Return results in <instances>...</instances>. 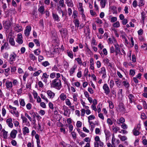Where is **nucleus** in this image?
Segmentation results:
<instances>
[{
	"label": "nucleus",
	"instance_id": "nucleus-24",
	"mask_svg": "<svg viewBox=\"0 0 147 147\" xmlns=\"http://www.w3.org/2000/svg\"><path fill=\"white\" fill-rule=\"evenodd\" d=\"M59 97L61 100L64 101L66 100L67 98L66 95L63 93H61Z\"/></svg>",
	"mask_w": 147,
	"mask_h": 147
},
{
	"label": "nucleus",
	"instance_id": "nucleus-43",
	"mask_svg": "<svg viewBox=\"0 0 147 147\" xmlns=\"http://www.w3.org/2000/svg\"><path fill=\"white\" fill-rule=\"evenodd\" d=\"M34 53L35 55H38L40 54V50L36 49L34 50Z\"/></svg>",
	"mask_w": 147,
	"mask_h": 147
},
{
	"label": "nucleus",
	"instance_id": "nucleus-34",
	"mask_svg": "<svg viewBox=\"0 0 147 147\" xmlns=\"http://www.w3.org/2000/svg\"><path fill=\"white\" fill-rule=\"evenodd\" d=\"M11 113L14 115L15 116L17 117H18L19 116V113L17 111H13V112H11Z\"/></svg>",
	"mask_w": 147,
	"mask_h": 147
},
{
	"label": "nucleus",
	"instance_id": "nucleus-57",
	"mask_svg": "<svg viewBox=\"0 0 147 147\" xmlns=\"http://www.w3.org/2000/svg\"><path fill=\"white\" fill-rule=\"evenodd\" d=\"M139 5L140 6H142L144 5V0H139Z\"/></svg>",
	"mask_w": 147,
	"mask_h": 147
},
{
	"label": "nucleus",
	"instance_id": "nucleus-10",
	"mask_svg": "<svg viewBox=\"0 0 147 147\" xmlns=\"http://www.w3.org/2000/svg\"><path fill=\"white\" fill-rule=\"evenodd\" d=\"M14 29L15 30L18 32H21L23 30L22 27L18 24H16L15 25Z\"/></svg>",
	"mask_w": 147,
	"mask_h": 147
},
{
	"label": "nucleus",
	"instance_id": "nucleus-28",
	"mask_svg": "<svg viewBox=\"0 0 147 147\" xmlns=\"http://www.w3.org/2000/svg\"><path fill=\"white\" fill-rule=\"evenodd\" d=\"M100 3L102 8H104L105 6L106 0H101L100 1Z\"/></svg>",
	"mask_w": 147,
	"mask_h": 147
},
{
	"label": "nucleus",
	"instance_id": "nucleus-59",
	"mask_svg": "<svg viewBox=\"0 0 147 147\" xmlns=\"http://www.w3.org/2000/svg\"><path fill=\"white\" fill-rule=\"evenodd\" d=\"M3 57L4 59H7L9 57V54L7 52L3 54Z\"/></svg>",
	"mask_w": 147,
	"mask_h": 147
},
{
	"label": "nucleus",
	"instance_id": "nucleus-5",
	"mask_svg": "<svg viewBox=\"0 0 147 147\" xmlns=\"http://www.w3.org/2000/svg\"><path fill=\"white\" fill-rule=\"evenodd\" d=\"M102 88L104 90L105 93L107 95L109 94L110 92V88L107 84H105L102 87Z\"/></svg>",
	"mask_w": 147,
	"mask_h": 147
},
{
	"label": "nucleus",
	"instance_id": "nucleus-30",
	"mask_svg": "<svg viewBox=\"0 0 147 147\" xmlns=\"http://www.w3.org/2000/svg\"><path fill=\"white\" fill-rule=\"evenodd\" d=\"M113 26L115 28L119 27L120 26L119 22V21H117L113 24Z\"/></svg>",
	"mask_w": 147,
	"mask_h": 147
},
{
	"label": "nucleus",
	"instance_id": "nucleus-15",
	"mask_svg": "<svg viewBox=\"0 0 147 147\" xmlns=\"http://www.w3.org/2000/svg\"><path fill=\"white\" fill-rule=\"evenodd\" d=\"M128 97L129 100V102L130 103H131L133 102L134 101L135 97L132 94H128Z\"/></svg>",
	"mask_w": 147,
	"mask_h": 147
},
{
	"label": "nucleus",
	"instance_id": "nucleus-39",
	"mask_svg": "<svg viewBox=\"0 0 147 147\" xmlns=\"http://www.w3.org/2000/svg\"><path fill=\"white\" fill-rule=\"evenodd\" d=\"M49 77V75H47V73H44L42 75V78L44 79H48Z\"/></svg>",
	"mask_w": 147,
	"mask_h": 147
},
{
	"label": "nucleus",
	"instance_id": "nucleus-1",
	"mask_svg": "<svg viewBox=\"0 0 147 147\" xmlns=\"http://www.w3.org/2000/svg\"><path fill=\"white\" fill-rule=\"evenodd\" d=\"M51 87L60 90L62 87L61 82L59 79L56 78L52 81L50 83Z\"/></svg>",
	"mask_w": 147,
	"mask_h": 147
},
{
	"label": "nucleus",
	"instance_id": "nucleus-45",
	"mask_svg": "<svg viewBox=\"0 0 147 147\" xmlns=\"http://www.w3.org/2000/svg\"><path fill=\"white\" fill-rule=\"evenodd\" d=\"M95 22L98 24H102V21L98 18H96Z\"/></svg>",
	"mask_w": 147,
	"mask_h": 147
},
{
	"label": "nucleus",
	"instance_id": "nucleus-21",
	"mask_svg": "<svg viewBox=\"0 0 147 147\" xmlns=\"http://www.w3.org/2000/svg\"><path fill=\"white\" fill-rule=\"evenodd\" d=\"M84 33L86 34V35H89L90 32L89 26H87L85 28H84Z\"/></svg>",
	"mask_w": 147,
	"mask_h": 147
},
{
	"label": "nucleus",
	"instance_id": "nucleus-61",
	"mask_svg": "<svg viewBox=\"0 0 147 147\" xmlns=\"http://www.w3.org/2000/svg\"><path fill=\"white\" fill-rule=\"evenodd\" d=\"M114 85V81L113 80H111L110 82V88H113Z\"/></svg>",
	"mask_w": 147,
	"mask_h": 147
},
{
	"label": "nucleus",
	"instance_id": "nucleus-41",
	"mask_svg": "<svg viewBox=\"0 0 147 147\" xmlns=\"http://www.w3.org/2000/svg\"><path fill=\"white\" fill-rule=\"evenodd\" d=\"M75 25L76 27L78 28L79 26V21L77 19H76L74 20Z\"/></svg>",
	"mask_w": 147,
	"mask_h": 147
},
{
	"label": "nucleus",
	"instance_id": "nucleus-17",
	"mask_svg": "<svg viewBox=\"0 0 147 147\" xmlns=\"http://www.w3.org/2000/svg\"><path fill=\"white\" fill-rule=\"evenodd\" d=\"M119 108L120 111L124 112L125 110V109L124 107L123 104L121 103H120L119 105Z\"/></svg>",
	"mask_w": 147,
	"mask_h": 147
},
{
	"label": "nucleus",
	"instance_id": "nucleus-64",
	"mask_svg": "<svg viewBox=\"0 0 147 147\" xmlns=\"http://www.w3.org/2000/svg\"><path fill=\"white\" fill-rule=\"evenodd\" d=\"M141 47L144 49L145 50H147V44L144 43L143 45L141 46Z\"/></svg>",
	"mask_w": 147,
	"mask_h": 147
},
{
	"label": "nucleus",
	"instance_id": "nucleus-42",
	"mask_svg": "<svg viewBox=\"0 0 147 147\" xmlns=\"http://www.w3.org/2000/svg\"><path fill=\"white\" fill-rule=\"evenodd\" d=\"M102 104H99L97 106V111L98 113H100L101 111V108L102 107Z\"/></svg>",
	"mask_w": 147,
	"mask_h": 147
},
{
	"label": "nucleus",
	"instance_id": "nucleus-12",
	"mask_svg": "<svg viewBox=\"0 0 147 147\" xmlns=\"http://www.w3.org/2000/svg\"><path fill=\"white\" fill-rule=\"evenodd\" d=\"M47 94L50 98H53L55 96V94L51 90H48L47 92Z\"/></svg>",
	"mask_w": 147,
	"mask_h": 147
},
{
	"label": "nucleus",
	"instance_id": "nucleus-3",
	"mask_svg": "<svg viewBox=\"0 0 147 147\" xmlns=\"http://www.w3.org/2000/svg\"><path fill=\"white\" fill-rule=\"evenodd\" d=\"M99 73L100 75H102V78H105L107 76L105 68L104 67H102L101 68V70L99 71Z\"/></svg>",
	"mask_w": 147,
	"mask_h": 147
},
{
	"label": "nucleus",
	"instance_id": "nucleus-49",
	"mask_svg": "<svg viewBox=\"0 0 147 147\" xmlns=\"http://www.w3.org/2000/svg\"><path fill=\"white\" fill-rule=\"evenodd\" d=\"M49 63L47 61L43 62L42 63V65L45 67H46L48 65H49Z\"/></svg>",
	"mask_w": 147,
	"mask_h": 147
},
{
	"label": "nucleus",
	"instance_id": "nucleus-8",
	"mask_svg": "<svg viewBox=\"0 0 147 147\" xmlns=\"http://www.w3.org/2000/svg\"><path fill=\"white\" fill-rule=\"evenodd\" d=\"M31 30V27L30 26H26V29L24 31V34L25 36L27 37L29 35Z\"/></svg>",
	"mask_w": 147,
	"mask_h": 147
},
{
	"label": "nucleus",
	"instance_id": "nucleus-9",
	"mask_svg": "<svg viewBox=\"0 0 147 147\" xmlns=\"http://www.w3.org/2000/svg\"><path fill=\"white\" fill-rule=\"evenodd\" d=\"M66 107L65 106H63V108L64 109V111L63 114L65 116H67L68 117H69L71 113L70 110V109H68V108L67 107L66 108L64 109V107Z\"/></svg>",
	"mask_w": 147,
	"mask_h": 147
},
{
	"label": "nucleus",
	"instance_id": "nucleus-27",
	"mask_svg": "<svg viewBox=\"0 0 147 147\" xmlns=\"http://www.w3.org/2000/svg\"><path fill=\"white\" fill-rule=\"evenodd\" d=\"M118 136L121 140L122 141H124L127 139V137L125 136H122L121 135H119Z\"/></svg>",
	"mask_w": 147,
	"mask_h": 147
},
{
	"label": "nucleus",
	"instance_id": "nucleus-40",
	"mask_svg": "<svg viewBox=\"0 0 147 147\" xmlns=\"http://www.w3.org/2000/svg\"><path fill=\"white\" fill-rule=\"evenodd\" d=\"M112 129L113 131L115 133H117L118 130L119 129L118 127H115L113 126H112Z\"/></svg>",
	"mask_w": 147,
	"mask_h": 147
},
{
	"label": "nucleus",
	"instance_id": "nucleus-62",
	"mask_svg": "<svg viewBox=\"0 0 147 147\" xmlns=\"http://www.w3.org/2000/svg\"><path fill=\"white\" fill-rule=\"evenodd\" d=\"M12 83L13 86H16L18 84V82L17 80L13 79Z\"/></svg>",
	"mask_w": 147,
	"mask_h": 147
},
{
	"label": "nucleus",
	"instance_id": "nucleus-37",
	"mask_svg": "<svg viewBox=\"0 0 147 147\" xmlns=\"http://www.w3.org/2000/svg\"><path fill=\"white\" fill-rule=\"evenodd\" d=\"M107 102L109 104L110 108L112 109L114 107V105L112 102L110 100H108Z\"/></svg>",
	"mask_w": 147,
	"mask_h": 147
},
{
	"label": "nucleus",
	"instance_id": "nucleus-26",
	"mask_svg": "<svg viewBox=\"0 0 147 147\" xmlns=\"http://www.w3.org/2000/svg\"><path fill=\"white\" fill-rule=\"evenodd\" d=\"M21 118L22 120L23 123H26L28 122V120L22 114L21 115Z\"/></svg>",
	"mask_w": 147,
	"mask_h": 147
},
{
	"label": "nucleus",
	"instance_id": "nucleus-35",
	"mask_svg": "<svg viewBox=\"0 0 147 147\" xmlns=\"http://www.w3.org/2000/svg\"><path fill=\"white\" fill-rule=\"evenodd\" d=\"M29 57L30 59L33 60V61H34V60L36 59V57L34 55V54L32 53L30 54Z\"/></svg>",
	"mask_w": 147,
	"mask_h": 147
},
{
	"label": "nucleus",
	"instance_id": "nucleus-18",
	"mask_svg": "<svg viewBox=\"0 0 147 147\" xmlns=\"http://www.w3.org/2000/svg\"><path fill=\"white\" fill-rule=\"evenodd\" d=\"M65 3L68 7L73 6V3L71 0H65Z\"/></svg>",
	"mask_w": 147,
	"mask_h": 147
},
{
	"label": "nucleus",
	"instance_id": "nucleus-50",
	"mask_svg": "<svg viewBox=\"0 0 147 147\" xmlns=\"http://www.w3.org/2000/svg\"><path fill=\"white\" fill-rule=\"evenodd\" d=\"M66 31V30L65 28H61L59 30V31L62 36H63V34H64V33Z\"/></svg>",
	"mask_w": 147,
	"mask_h": 147
},
{
	"label": "nucleus",
	"instance_id": "nucleus-53",
	"mask_svg": "<svg viewBox=\"0 0 147 147\" xmlns=\"http://www.w3.org/2000/svg\"><path fill=\"white\" fill-rule=\"evenodd\" d=\"M75 60L77 61L78 64L80 65H81L82 64V63L81 59L78 58H76Z\"/></svg>",
	"mask_w": 147,
	"mask_h": 147
},
{
	"label": "nucleus",
	"instance_id": "nucleus-51",
	"mask_svg": "<svg viewBox=\"0 0 147 147\" xmlns=\"http://www.w3.org/2000/svg\"><path fill=\"white\" fill-rule=\"evenodd\" d=\"M34 41L37 46H40V42L37 39H34Z\"/></svg>",
	"mask_w": 147,
	"mask_h": 147
},
{
	"label": "nucleus",
	"instance_id": "nucleus-63",
	"mask_svg": "<svg viewBox=\"0 0 147 147\" xmlns=\"http://www.w3.org/2000/svg\"><path fill=\"white\" fill-rule=\"evenodd\" d=\"M121 128L124 129H127V125L125 123H123L121 125Z\"/></svg>",
	"mask_w": 147,
	"mask_h": 147
},
{
	"label": "nucleus",
	"instance_id": "nucleus-11",
	"mask_svg": "<svg viewBox=\"0 0 147 147\" xmlns=\"http://www.w3.org/2000/svg\"><path fill=\"white\" fill-rule=\"evenodd\" d=\"M5 84L7 89H10L12 87L13 84L12 82L9 80L6 81Z\"/></svg>",
	"mask_w": 147,
	"mask_h": 147
},
{
	"label": "nucleus",
	"instance_id": "nucleus-60",
	"mask_svg": "<svg viewBox=\"0 0 147 147\" xmlns=\"http://www.w3.org/2000/svg\"><path fill=\"white\" fill-rule=\"evenodd\" d=\"M26 107L28 110H30L32 108V105L31 104L28 103L26 105Z\"/></svg>",
	"mask_w": 147,
	"mask_h": 147
},
{
	"label": "nucleus",
	"instance_id": "nucleus-32",
	"mask_svg": "<svg viewBox=\"0 0 147 147\" xmlns=\"http://www.w3.org/2000/svg\"><path fill=\"white\" fill-rule=\"evenodd\" d=\"M40 96L42 98L45 100L47 102H49V100L45 95L43 94H40Z\"/></svg>",
	"mask_w": 147,
	"mask_h": 147
},
{
	"label": "nucleus",
	"instance_id": "nucleus-48",
	"mask_svg": "<svg viewBox=\"0 0 147 147\" xmlns=\"http://www.w3.org/2000/svg\"><path fill=\"white\" fill-rule=\"evenodd\" d=\"M114 80L117 86L118 87L120 86V84L119 82V79L118 78H115Z\"/></svg>",
	"mask_w": 147,
	"mask_h": 147
},
{
	"label": "nucleus",
	"instance_id": "nucleus-20",
	"mask_svg": "<svg viewBox=\"0 0 147 147\" xmlns=\"http://www.w3.org/2000/svg\"><path fill=\"white\" fill-rule=\"evenodd\" d=\"M9 42L11 45L14 46L15 45L14 38L12 37H10L9 39Z\"/></svg>",
	"mask_w": 147,
	"mask_h": 147
},
{
	"label": "nucleus",
	"instance_id": "nucleus-23",
	"mask_svg": "<svg viewBox=\"0 0 147 147\" xmlns=\"http://www.w3.org/2000/svg\"><path fill=\"white\" fill-rule=\"evenodd\" d=\"M38 12H40L41 14H43L44 13L45 8L43 6H41L38 9Z\"/></svg>",
	"mask_w": 147,
	"mask_h": 147
},
{
	"label": "nucleus",
	"instance_id": "nucleus-56",
	"mask_svg": "<svg viewBox=\"0 0 147 147\" xmlns=\"http://www.w3.org/2000/svg\"><path fill=\"white\" fill-rule=\"evenodd\" d=\"M125 121V119L123 117H121L119 119V123H123Z\"/></svg>",
	"mask_w": 147,
	"mask_h": 147
},
{
	"label": "nucleus",
	"instance_id": "nucleus-6",
	"mask_svg": "<svg viewBox=\"0 0 147 147\" xmlns=\"http://www.w3.org/2000/svg\"><path fill=\"white\" fill-rule=\"evenodd\" d=\"M3 42L4 43V44L1 46V51H3L4 49L8 50L10 48L8 43L7 42H4L3 41Z\"/></svg>",
	"mask_w": 147,
	"mask_h": 147
},
{
	"label": "nucleus",
	"instance_id": "nucleus-52",
	"mask_svg": "<svg viewBox=\"0 0 147 147\" xmlns=\"http://www.w3.org/2000/svg\"><path fill=\"white\" fill-rule=\"evenodd\" d=\"M115 48V51H120V48L119 47V45L117 44H115L114 45Z\"/></svg>",
	"mask_w": 147,
	"mask_h": 147
},
{
	"label": "nucleus",
	"instance_id": "nucleus-58",
	"mask_svg": "<svg viewBox=\"0 0 147 147\" xmlns=\"http://www.w3.org/2000/svg\"><path fill=\"white\" fill-rule=\"evenodd\" d=\"M95 118V117L93 115H91L88 117V121L94 119Z\"/></svg>",
	"mask_w": 147,
	"mask_h": 147
},
{
	"label": "nucleus",
	"instance_id": "nucleus-19",
	"mask_svg": "<svg viewBox=\"0 0 147 147\" xmlns=\"http://www.w3.org/2000/svg\"><path fill=\"white\" fill-rule=\"evenodd\" d=\"M23 131L24 135H26L27 134H28L29 132V131L28 128L26 127H24L23 128Z\"/></svg>",
	"mask_w": 147,
	"mask_h": 147
},
{
	"label": "nucleus",
	"instance_id": "nucleus-55",
	"mask_svg": "<svg viewBox=\"0 0 147 147\" xmlns=\"http://www.w3.org/2000/svg\"><path fill=\"white\" fill-rule=\"evenodd\" d=\"M117 18L116 17H112L111 18V22H114L117 20Z\"/></svg>",
	"mask_w": 147,
	"mask_h": 147
},
{
	"label": "nucleus",
	"instance_id": "nucleus-7",
	"mask_svg": "<svg viewBox=\"0 0 147 147\" xmlns=\"http://www.w3.org/2000/svg\"><path fill=\"white\" fill-rule=\"evenodd\" d=\"M16 41L20 44H22L23 43L22 36V34L19 33L18 34Z\"/></svg>",
	"mask_w": 147,
	"mask_h": 147
},
{
	"label": "nucleus",
	"instance_id": "nucleus-4",
	"mask_svg": "<svg viewBox=\"0 0 147 147\" xmlns=\"http://www.w3.org/2000/svg\"><path fill=\"white\" fill-rule=\"evenodd\" d=\"M3 24L4 28L6 30H8L11 26V23L9 20L3 21Z\"/></svg>",
	"mask_w": 147,
	"mask_h": 147
},
{
	"label": "nucleus",
	"instance_id": "nucleus-25",
	"mask_svg": "<svg viewBox=\"0 0 147 147\" xmlns=\"http://www.w3.org/2000/svg\"><path fill=\"white\" fill-rule=\"evenodd\" d=\"M139 131V130H138L136 129V127H135L132 131L133 134L135 136H137L139 135L140 134Z\"/></svg>",
	"mask_w": 147,
	"mask_h": 147
},
{
	"label": "nucleus",
	"instance_id": "nucleus-47",
	"mask_svg": "<svg viewBox=\"0 0 147 147\" xmlns=\"http://www.w3.org/2000/svg\"><path fill=\"white\" fill-rule=\"evenodd\" d=\"M77 96L78 94H74L73 95V98H74L73 100L74 102H76L77 101Z\"/></svg>",
	"mask_w": 147,
	"mask_h": 147
},
{
	"label": "nucleus",
	"instance_id": "nucleus-29",
	"mask_svg": "<svg viewBox=\"0 0 147 147\" xmlns=\"http://www.w3.org/2000/svg\"><path fill=\"white\" fill-rule=\"evenodd\" d=\"M142 18V20L144 22L145 18L147 17L146 13L144 11H142L141 13Z\"/></svg>",
	"mask_w": 147,
	"mask_h": 147
},
{
	"label": "nucleus",
	"instance_id": "nucleus-16",
	"mask_svg": "<svg viewBox=\"0 0 147 147\" xmlns=\"http://www.w3.org/2000/svg\"><path fill=\"white\" fill-rule=\"evenodd\" d=\"M17 131L16 130H13L11 132L10 136L11 138H16Z\"/></svg>",
	"mask_w": 147,
	"mask_h": 147
},
{
	"label": "nucleus",
	"instance_id": "nucleus-31",
	"mask_svg": "<svg viewBox=\"0 0 147 147\" xmlns=\"http://www.w3.org/2000/svg\"><path fill=\"white\" fill-rule=\"evenodd\" d=\"M20 104L22 107H24L25 105V103L24 100L23 99H20L19 100Z\"/></svg>",
	"mask_w": 147,
	"mask_h": 147
},
{
	"label": "nucleus",
	"instance_id": "nucleus-22",
	"mask_svg": "<svg viewBox=\"0 0 147 147\" xmlns=\"http://www.w3.org/2000/svg\"><path fill=\"white\" fill-rule=\"evenodd\" d=\"M59 7H63L65 6V5L64 4V0H60L59 2Z\"/></svg>",
	"mask_w": 147,
	"mask_h": 147
},
{
	"label": "nucleus",
	"instance_id": "nucleus-2",
	"mask_svg": "<svg viewBox=\"0 0 147 147\" xmlns=\"http://www.w3.org/2000/svg\"><path fill=\"white\" fill-rule=\"evenodd\" d=\"M17 55L14 52H13L9 55V62L10 64H12L16 60Z\"/></svg>",
	"mask_w": 147,
	"mask_h": 147
},
{
	"label": "nucleus",
	"instance_id": "nucleus-54",
	"mask_svg": "<svg viewBox=\"0 0 147 147\" xmlns=\"http://www.w3.org/2000/svg\"><path fill=\"white\" fill-rule=\"evenodd\" d=\"M3 136L4 138L6 139L7 137V132L4 131L3 132Z\"/></svg>",
	"mask_w": 147,
	"mask_h": 147
},
{
	"label": "nucleus",
	"instance_id": "nucleus-33",
	"mask_svg": "<svg viewBox=\"0 0 147 147\" xmlns=\"http://www.w3.org/2000/svg\"><path fill=\"white\" fill-rule=\"evenodd\" d=\"M41 72H42V71L40 70H39L34 73L33 74V75L35 77L38 76Z\"/></svg>",
	"mask_w": 147,
	"mask_h": 147
},
{
	"label": "nucleus",
	"instance_id": "nucleus-36",
	"mask_svg": "<svg viewBox=\"0 0 147 147\" xmlns=\"http://www.w3.org/2000/svg\"><path fill=\"white\" fill-rule=\"evenodd\" d=\"M123 85L126 88H128L129 86V83L126 81H124L123 82Z\"/></svg>",
	"mask_w": 147,
	"mask_h": 147
},
{
	"label": "nucleus",
	"instance_id": "nucleus-14",
	"mask_svg": "<svg viewBox=\"0 0 147 147\" xmlns=\"http://www.w3.org/2000/svg\"><path fill=\"white\" fill-rule=\"evenodd\" d=\"M52 16L53 18L55 21L59 22L60 21V19L59 18V16L57 14L53 13H52Z\"/></svg>",
	"mask_w": 147,
	"mask_h": 147
},
{
	"label": "nucleus",
	"instance_id": "nucleus-46",
	"mask_svg": "<svg viewBox=\"0 0 147 147\" xmlns=\"http://www.w3.org/2000/svg\"><path fill=\"white\" fill-rule=\"evenodd\" d=\"M65 103L66 104L69 106L71 105V103L70 101V100L68 99H67L65 100Z\"/></svg>",
	"mask_w": 147,
	"mask_h": 147
},
{
	"label": "nucleus",
	"instance_id": "nucleus-13",
	"mask_svg": "<svg viewBox=\"0 0 147 147\" xmlns=\"http://www.w3.org/2000/svg\"><path fill=\"white\" fill-rule=\"evenodd\" d=\"M12 122V119L11 118L8 119L6 120V122L8 126L11 128H12L13 126Z\"/></svg>",
	"mask_w": 147,
	"mask_h": 147
},
{
	"label": "nucleus",
	"instance_id": "nucleus-38",
	"mask_svg": "<svg viewBox=\"0 0 147 147\" xmlns=\"http://www.w3.org/2000/svg\"><path fill=\"white\" fill-rule=\"evenodd\" d=\"M75 69V67L74 66H73V67L70 69L69 71L70 75L71 76L74 73Z\"/></svg>",
	"mask_w": 147,
	"mask_h": 147
},
{
	"label": "nucleus",
	"instance_id": "nucleus-44",
	"mask_svg": "<svg viewBox=\"0 0 147 147\" xmlns=\"http://www.w3.org/2000/svg\"><path fill=\"white\" fill-rule=\"evenodd\" d=\"M135 72L134 70L130 69L129 71V75L131 76H133L135 74Z\"/></svg>",
	"mask_w": 147,
	"mask_h": 147
}]
</instances>
